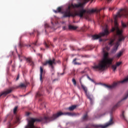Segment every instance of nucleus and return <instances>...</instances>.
<instances>
[{"instance_id":"18","label":"nucleus","mask_w":128,"mask_h":128,"mask_svg":"<svg viewBox=\"0 0 128 128\" xmlns=\"http://www.w3.org/2000/svg\"><path fill=\"white\" fill-rule=\"evenodd\" d=\"M116 65H112V68L113 70V72H116Z\"/></svg>"},{"instance_id":"43","label":"nucleus","mask_w":128,"mask_h":128,"mask_svg":"<svg viewBox=\"0 0 128 128\" xmlns=\"http://www.w3.org/2000/svg\"><path fill=\"white\" fill-rule=\"evenodd\" d=\"M18 58H20V55L18 54Z\"/></svg>"},{"instance_id":"42","label":"nucleus","mask_w":128,"mask_h":128,"mask_svg":"<svg viewBox=\"0 0 128 128\" xmlns=\"http://www.w3.org/2000/svg\"><path fill=\"white\" fill-rule=\"evenodd\" d=\"M92 80L93 82H94V80H92H92Z\"/></svg>"},{"instance_id":"46","label":"nucleus","mask_w":128,"mask_h":128,"mask_svg":"<svg viewBox=\"0 0 128 128\" xmlns=\"http://www.w3.org/2000/svg\"><path fill=\"white\" fill-rule=\"evenodd\" d=\"M28 46H31L30 44L28 45Z\"/></svg>"},{"instance_id":"36","label":"nucleus","mask_w":128,"mask_h":128,"mask_svg":"<svg viewBox=\"0 0 128 128\" xmlns=\"http://www.w3.org/2000/svg\"><path fill=\"white\" fill-rule=\"evenodd\" d=\"M36 42H34L33 44H34V46H36Z\"/></svg>"},{"instance_id":"23","label":"nucleus","mask_w":128,"mask_h":128,"mask_svg":"<svg viewBox=\"0 0 128 128\" xmlns=\"http://www.w3.org/2000/svg\"><path fill=\"white\" fill-rule=\"evenodd\" d=\"M18 106H16L14 107V108L13 112H16V110H18Z\"/></svg>"},{"instance_id":"6","label":"nucleus","mask_w":128,"mask_h":128,"mask_svg":"<svg viewBox=\"0 0 128 128\" xmlns=\"http://www.w3.org/2000/svg\"><path fill=\"white\" fill-rule=\"evenodd\" d=\"M88 98V100H90V104H94V100L92 98V96H90V94H86Z\"/></svg>"},{"instance_id":"29","label":"nucleus","mask_w":128,"mask_h":128,"mask_svg":"<svg viewBox=\"0 0 128 128\" xmlns=\"http://www.w3.org/2000/svg\"><path fill=\"white\" fill-rule=\"evenodd\" d=\"M44 26H45V28H48L50 26L48 24H45Z\"/></svg>"},{"instance_id":"47","label":"nucleus","mask_w":128,"mask_h":128,"mask_svg":"<svg viewBox=\"0 0 128 128\" xmlns=\"http://www.w3.org/2000/svg\"><path fill=\"white\" fill-rule=\"evenodd\" d=\"M38 56H40V54H38Z\"/></svg>"},{"instance_id":"7","label":"nucleus","mask_w":128,"mask_h":128,"mask_svg":"<svg viewBox=\"0 0 128 128\" xmlns=\"http://www.w3.org/2000/svg\"><path fill=\"white\" fill-rule=\"evenodd\" d=\"M80 60V59L78 58H74L72 60L73 64H74V66H80V64H82V63L76 62V60Z\"/></svg>"},{"instance_id":"5","label":"nucleus","mask_w":128,"mask_h":128,"mask_svg":"<svg viewBox=\"0 0 128 128\" xmlns=\"http://www.w3.org/2000/svg\"><path fill=\"white\" fill-rule=\"evenodd\" d=\"M12 90H14V88H10L8 89H6L4 91L0 93V98L2 96H6L8 94H11V92H12Z\"/></svg>"},{"instance_id":"38","label":"nucleus","mask_w":128,"mask_h":128,"mask_svg":"<svg viewBox=\"0 0 128 128\" xmlns=\"http://www.w3.org/2000/svg\"><path fill=\"white\" fill-rule=\"evenodd\" d=\"M112 2V0H108V2Z\"/></svg>"},{"instance_id":"17","label":"nucleus","mask_w":128,"mask_h":128,"mask_svg":"<svg viewBox=\"0 0 128 128\" xmlns=\"http://www.w3.org/2000/svg\"><path fill=\"white\" fill-rule=\"evenodd\" d=\"M42 94H40V91H38L36 94V98H40V96H42Z\"/></svg>"},{"instance_id":"33","label":"nucleus","mask_w":128,"mask_h":128,"mask_svg":"<svg viewBox=\"0 0 128 128\" xmlns=\"http://www.w3.org/2000/svg\"><path fill=\"white\" fill-rule=\"evenodd\" d=\"M56 40H58V38L56 37L55 38H54V42H56Z\"/></svg>"},{"instance_id":"16","label":"nucleus","mask_w":128,"mask_h":128,"mask_svg":"<svg viewBox=\"0 0 128 128\" xmlns=\"http://www.w3.org/2000/svg\"><path fill=\"white\" fill-rule=\"evenodd\" d=\"M68 28L69 30H74L78 28V26L70 25L68 26Z\"/></svg>"},{"instance_id":"19","label":"nucleus","mask_w":128,"mask_h":128,"mask_svg":"<svg viewBox=\"0 0 128 128\" xmlns=\"http://www.w3.org/2000/svg\"><path fill=\"white\" fill-rule=\"evenodd\" d=\"M20 88H26V85L24 84H20L19 86Z\"/></svg>"},{"instance_id":"24","label":"nucleus","mask_w":128,"mask_h":128,"mask_svg":"<svg viewBox=\"0 0 128 128\" xmlns=\"http://www.w3.org/2000/svg\"><path fill=\"white\" fill-rule=\"evenodd\" d=\"M120 64H122V62H116V64L115 66H120Z\"/></svg>"},{"instance_id":"3","label":"nucleus","mask_w":128,"mask_h":128,"mask_svg":"<svg viewBox=\"0 0 128 128\" xmlns=\"http://www.w3.org/2000/svg\"><path fill=\"white\" fill-rule=\"evenodd\" d=\"M56 64V59L54 58H53L52 60L50 59L47 60L42 63L43 66H48V64L51 68V72H54V64Z\"/></svg>"},{"instance_id":"35","label":"nucleus","mask_w":128,"mask_h":128,"mask_svg":"<svg viewBox=\"0 0 128 128\" xmlns=\"http://www.w3.org/2000/svg\"><path fill=\"white\" fill-rule=\"evenodd\" d=\"M80 86H82V80H80Z\"/></svg>"},{"instance_id":"41","label":"nucleus","mask_w":128,"mask_h":128,"mask_svg":"<svg viewBox=\"0 0 128 128\" xmlns=\"http://www.w3.org/2000/svg\"><path fill=\"white\" fill-rule=\"evenodd\" d=\"M106 48L108 50H110V48H108V47H106Z\"/></svg>"},{"instance_id":"22","label":"nucleus","mask_w":128,"mask_h":128,"mask_svg":"<svg viewBox=\"0 0 128 128\" xmlns=\"http://www.w3.org/2000/svg\"><path fill=\"white\" fill-rule=\"evenodd\" d=\"M44 44L46 48H48L49 46H50V44H46V42H44Z\"/></svg>"},{"instance_id":"37","label":"nucleus","mask_w":128,"mask_h":128,"mask_svg":"<svg viewBox=\"0 0 128 128\" xmlns=\"http://www.w3.org/2000/svg\"><path fill=\"white\" fill-rule=\"evenodd\" d=\"M114 10V8H109V10Z\"/></svg>"},{"instance_id":"27","label":"nucleus","mask_w":128,"mask_h":128,"mask_svg":"<svg viewBox=\"0 0 128 128\" xmlns=\"http://www.w3.org/2000/svg\"><path fill=\"white\" fill-rule=\"evenodd\" d=\"M19 46H20V48H22V46H24V44H22V42H20L19 44Z\"/></svg>"},{"instance_id":"13","label":"nucleus","mask_w":128,"mask_h":128,"mask_svg":"<svg viewBox=\"0 0 128 128\" xmlns=\"http://www.w3.org/2000/svg\"><path fill=\"white\" fill-rule=\"evenodd\" d=\"M124 50H120L118 54H116V58H120L122 56V54H124Z\"/></svg>"},{"instance_id":"28","label":"nucleus","mask_w":128,"mask_h":128,"mask_svg":"<svg viewBox=\"0 0 128 128\" xmlns=\"http://www.w3.org/2000/svg\"><path fill=\"white\" fill-rule=\"evenodd\" d=\"M70 48L72 50H74V46H71Z\"/></svg>"},{"instance_id":"39","label":"nucleus","mask_w":128,"mask_h":128,"mask_svg":"<svg viewBox=\"0 0 128 128\" xmlns=\"http://www.w3.org/2000/svg\"><path fill=\"white\" fill-rule=\"evenodd\" d=\"M60 74L61 76H62L63 74H64V72H62V74Z\"/></svg>"},{"instance_id":"40","label":"nucleus","mask_w":128,"mask_h":128,"mask_svg":"<svg viewBox=\"0 0 128 128\" xmlns=\"http://www.w3.org/2000/svg\"><path fill=\"white\" fill-rule=\"evenodd\" d=\"M63 30H66V26L63 27Z\"/></svg>"},{"instance_id":"25","label":"nucleus","mask_w":128,"mask_h":128,"mask_svg":"<svg viewBox=\"0 0 128 128\" xmlns=\"http://www.w3.org/2000/svg\"><path fill=\"white\" fill-rule=\"evenodd\" d=\"M86 70H88V68H85L84 70L81 72V74H86Z\"/></svg>"},{"instance_id":"45","label":"nucleus","mask_w":128,"mask_h":128,"mask_svg":"<svg viewBox=\"0 0 128 128\" xmlns=\"http://www.w3.org/2000/svg\"><path fill=\"white\" fill-rule=\"evenodd\" d=\"M85 28H86V26H84Z\"/></svg>"},{"instance_id":"9","label":"nucleus","mask_w":128,"mask_h":128,"mask_svg":"<svg viewBox=\"0 0 128 128\" xmlns=\"http://www.w3.org/2000/svg\"><path fill=\"white\" fill-rule=\"evenodd\" d=\"M36 32L37 34V36H38L40 34V33L38 32V30H34L32 33H30V34L31 36H34V34Z\"/></svg>"},{"instance_id":"14","label":"nucleus","mask_w":128,"mask_h":128,"mask_svg":"<svg viewBox=\"0 0 128 128\" xmlns=\"http://www.w3.org/2000/svg\"><path fill=\"white\" fill-rule=\"evenodd\" d=\"M26 60L27 62H29V64H30V66H34V62H32L31 58H26Z\"/></svg>"},{"instance_id":"44","label":"nucleus","mask_w":128,"mask_h":128,"mask_svg":"<svg viewBox=\"0 0 128 128\" xmlns=\"http://www.w3.org/2000/svg\"><path fill=\"white\" fill-rule=\"evenodd\" d=\"M58 112H62V111H60Z\"/></svg>"},{"instance_id":"20","label":"nucleus","mask_w":128,"mask_h":128,"mask_svg":"<svg viewBox=\"0 0 128 128\" xmlns=\"http://www.w3.org/2000/svg\"><path fill=\"white\" fill-rule=\"evenodd\" d=\"M114 40H111L108 44L110 46H112L114 44Z\"/></svg>"},{"instance_id":"15","label":"nucleus","mask_w":128,"mask_h":128,"mask_svg":"<svg viewBox=\"0 0 128 128\" xmlns=\"http://www.w3.org/2000/svg\"><path fill=\"white\" fill-rule=\"evenodd\" d=\"M54 12L55 14H58V12H62V8L58 7L57 8V10H54Z\"/></svg>"},{"instance_id":"1","label":"nucleus","mask_w":128,"mask_h":128,"mask_svg":"<svg viewBox=\"0 0 128 128\" xmlns=\"http://www.w3.org/2000/svg\"><path fill=\"white\" fill-rule=\"evenodd\" d=\"M122 16H125V18L128 16V9H120L117 13L114 18V27H113L111 30V32H114L116 30V34L118 36V42H122V40H124V38L122 34V30H120L118 26V22H116V18H122Z\"/></svg>"},{"instance_id":"34","label":"nucleus","mask_w":128,"mask_h":128,"mask_svg":"<svg viewBox=\"0 0 128 128\" xmlns=\"http://www.w3.org/2000/svg\"><path fill=\"white\" fill-rule=\"evenodd\" d=\"M44 106V108H46V105L44 104H41V108Z\"/></svg>"},{"instance_id":"21","label":"nucleus","mask_w":128,"mask_h":128,"mask_svg":"<svg viewBox=\"0 0 128 128\" xmlns=\"http://www.w3.org/2000/svg\"><path fill=\"white\" fill-rule=\"evenodd\" d=\"M72 82H73L74 86H76V80L75 78L72 79Z\"/></svg>"},{"instance_id":"10","label":"nucleus","mask_w":128,"mask_h":128,"mask_svg":"<svg viewBox=\"0 0 128 128\" xmlns=\"http://www.w3.org/2000/svg\"><path fill=\"white\" fill-rule=\"evenodd\" d=\"M118 42H117L116 44L114 46L113 49L112 50V52L113 54L114 52H116V50H118Z\"/></svg>"},{"instance_id":"12","label":"nucleus","mask_w":128,"mask_h":128,"mask_svg":"<svg viewBox=\"0 0 128 128\" xmlns=\"http://www.w3.org/2000/svg\"><path fill=\"white\" fill-rule=\"evenodd\" d=\"M81 88H82L83 90H84L86 94H88V88H86V86H84L82 84H81Z\"/></svg>"},{"instance_id":"30","label":"nucleus","mask_w":128,"mask_h":128,"mask_svg":"<svg viewBox=\"0 0 128 128\" xmlns=\"http://www.w3.org/2000/svg\"><path fill=\"white\" fill-rule=\"evenodd\" d=\"M18 78H20V75L19 74L18 75L17 78H16V80H18Z\"/></svg>"},{"instance_id":"2","label":"nucleus","mask_w":128,"mask_h":128,"mask_svg":"<svg viewBox=\"0 0 128 128\" xmlns=\"http://www.w3.org/2000/svg\"><path fill=\"white\" fill-rule=\"evenodd\" d=\"M104 52V57L102 60L98 65L95 64L92 66V68L94 70H104L106 68V66H110L112 64V60L114 58H108V52H105L104 50H103Z\"/></svg>"},{"instance_id":"8","label":"nucleus","mask_w":128,"mask_h":128,"mask_svg":"<svg viewBox=\"0 0 128 128\" xmlns=\"http://www.w3.org/2000/svg\"><path fill=\"white\" fill-rule=\"evenodd\" d=\"M42 72H44V68L40 66V80L42 82Z\"/></svg>"},{"instance_id":"4","label":"nucleus","mask_w":128,"mask_h":128,"mask_svg":"<svg viewBox=\"0 0 128 128\" xmlns=\"http://www.w3.org/2000/svg\"><path fill=\"white\" fill-rule=\"evenodd\" d=\"M110 32L108 28H106L104 30V32L102 33H100V35L95 34L92 36V40H98V38H100L102 36H106L108 35Z\"/></svg>"},{"instance_id":"31","label":"nucleus","mask_w":128,"mask_h":128,"mask_svg":"<svg viewBox=\"0 0 128 128\" xmlns=\"http://www.w3.org/2000/svg\"><path fill=\"white\" fill-rule=\"evenodd\" d=\"M56 62H57L58 64H60V60H58L56 61Z\"/></svg>"},{"instance_id":"26","label":"nucleus","mask_w":128,"mask_h":128,"mask_svg":"<svg viewBox=\"0 0 128 128\" xmlns=\"http://www.w3.org/2000/svg\"><path fill=\"white\" fill-rule=\"evenodd\" d=\"M122 26L123 28H126V24H124V23L122 22Z\"/></svg>"},{"instance_id":"11","label":"nucleus","mask_w":128,"mask_h":128,"mask_svg":"<svg viewBox=\"0 0 128 128\" xmlns=\"http://www.w3.org/2000/svg\"><path fill=\"white\" fill-rule=\"evenodd\" d=\"M76 108H78L77 105H72V106L68 108L67 110H70V112H72V110H76Z\"/></svg>"},{"instance_id":"32","label":"nucleus","mask_w":128,"mask_h":128,"mask_svg":"<svg viewBox=\"0 0 128 128\" xmlns=\"http://www.w3.org/2000/svg\"><path fill=\"white\" fill-rule=\"evenodd\" d=\"M87 78H88V80H92V78H90V76H88Z\"/></svg>"}]
</instances>
